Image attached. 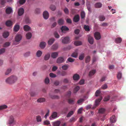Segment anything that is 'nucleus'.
<instances>
[{
	"label": "nucleus",
	"instance_id": "nucleus-2",
	"mask_svg": "<svg viewBox=\"0 0 126 126\" xmlns=\"http://www.w3.org/2000/svg\"><path fill=\"white\" fill-rule=\"evenodd\" d=\"M70 39L68 37H64L62 40V42L64 44H68L69 42Z\"/></svg>",
	"mask_w": 126,
	"mask_h": 126
},
{
	"label": "nucleus",
	"instance_id": "nucleus-60",
	"mask_svg": "<svg viewBox=\"0 0 126 126\" xmlns=\"http://www.w3.org/2000/svg\"><path fill=\"white\" fill-rule=\"evenodd\" d=\"M49 76L51 78H55L56 77V75L53 73H50Z\"/></svg>",
	"mask_w": 126,
	"mask_h": 126
},
{
	"label": "nucleus",
	"instance_id": "nucleus-13",
	"mask_svg": "<svg viewBox=\"0 0 126 126\" xmlns=\"http://www.w3.org/2000/svg\"><path fill=\"white\" fill-rule=\"evenodd\" d=\"M24 12V10L23 8H20L19 9L18 12V14L19 16H21L23 15Z\"/></svg>",
	"mask_w": 126,
	"mask_h": 126
},
{
	"label": "nucleus",
	"instance_id": "nucleus-61",
	"mask_svg": "<svg viewBox=\"0 0 126 126\" xmlns=\"http://www.w3.org/2000/svg\"><path fill=\"white\" fill-rule=\"evenodd\" d=\"M49 80L48 78H46L45 81V82L46 84H47L49 83Z\"/></svg>",
	"mask_w": 126,
	"mask_h": 126
},
{
	"label": "nucleus",
	"instance_id": "nucleus-58",
	"mask_svg": "<svg viewBox=\"0 0 126 126\" xmlns=\"http://www.w3.org/2000/svg\"><path fill=\"white\" fill-rule=\"evenodd\" d=\"M36 119L38 122H41V117L39 115H38L37 116Z\"/></svg>",
	"mask_w": 126,
	"mask_h": 126
},
{
	"label": "nucleus",
	"instance_id": "nucleus-19",
	"mask_svg": "<svg viewBox=\"0 0 126 126\" xmlns=\"http://www.w3.org/2000/svg\"><path fill=\"white\" fill-rule=\"evenodd\" d=\"M12 9L10 7L7 8L6 10V12L8 14H10L12 12Z\"/></svg>",
	"mask_w": 126,
	"mask_h": 126
},
{
	"label": "nucleus",
	"instance_id": "nucleus-8",
	"mask_svg": "<svg viewBox=\"0 0 126 126\" xmlns=\"http://www.w3.org/2000/svg\"><path fill=\"white\" fill-rule=\"evenodd\" d=\"M44 18L46 19H47L49 17V14L48 12L45 11L44 12L43 14Z\"/></svg>",
	"mask_w": 126,
	"mask_h": 126
},
{
	"label": "nucleus",
	"instance_id": "nucleus-14",
	"mask_svg": "<svg viewBox=\"0 0 126 126\" xmlns=\"http://www.w3.org/2000/svg\"><path fill=\"white\" fill-rule=\"evenodd\" d=\"M78 50H76L71 55V56L72 57L76 58L78 56Z\"/></svg>",
	"mask_w": 126,
	"mask_h": 126
},
{
	"label": "nucleus",
	"instance_id": "nucleus-1",
	"mask_svg": "<svg viewBox=\"0 0 126 126\" xmlns=\"http://www.w3.org/2000/svg\"><path fill=\"white\" fill-rule=\"evenodd\" d=\"M17 80V77L15 76H11L5 80L6 82L10 84H12L16 82Z\"/></svg>",
	"mask_w": 126,
	"mask_h": 126
},
{
	"label": "nucleus",
	"instance_id": "nucleus-41",
	"mask_svg": "<svg viewBox=\"0 0 126 126\" xmlns=\"http://www.w3.org/2000/svg\"><path fill=\"white\" fill-rule=\"evenodd\" d=\"M99 19L100 21H103L105 19V17L103 15L100 16L99 17Z\"/></svg>",
	"mask_w": 126,
	"mask_h": 126
},
{
	"label": "nucleus",
	"instance_id": "nucleus-22",
	"mask_svg": "<svg viewBox=\"0 0 126 126\" xmlns=\"http://www.w3.org/2000/svg\"><path fill=\"white\" fill-rule=\"evenodd\" d=\"M122 41V39L121 37H117L115 39V42L116 43H120Z\"/></svg>",
	"mask_w": 126,
	"mask_h": 126
},
{
	"label": "nucleus",
	"instance_id": "nucleus-31",
	"mask_svg": "<svg viewBox=\"0 0 126 126\" xmlns=\"http://www.w3.org/2000/svg\"><path fill=\"white\" fill-rule=\"evenodd\" d=\"M32 36V34L31 32H29L26 34V38L28 39H30L31 38Z\"/></svg>",
	"mask_w": 126,
	"mask_h": 126
},
{
	"label": "nucleus",
	"instance_id": "nucleus-20",
	"mask_svg": "<svg viewBox=\"0 0 126 126\" xmlns=\"http://www.w3.org/2000/svg\"><path fill=\"white\" fill-rule=\"evenodd\" d=\"M55 41V39L54 38H51L49 39L48 41V45H51Z\"/></svg>",
	"mask_w": 126,
	"mask_h": 126
},
{
	"label": "nucleus",
	"instance_id": "nucleus-23",
	"mask_svg": "<svg viewBox=\"0 0 126 126\" xmlns=\"http://www.w3.org/2000/svg\"><path fill=\"white\" fill-rule=\"evenodd\" d=\"M46 45V43L44 42H43L40 43V47L42 48H44L45 47Z\"/></svg>",
	"mask_w": 126,
	"mask_h": 126
},
{
	"label": "nucleus",
	"instance_id": "nucleus-38",
	"mask_svg": "<svg viewBox=\"0 0 126 126\" xmlns=\"http://www.w3.org/2000/svg\"><path fill=\"white\" fill-rule=\"evenodd\" d=\"M68 110V108L67 107L65 108H63L61 111V113L63 114L66 113Z\"/></svg>",
	"mask_w": 126,
	"mask_h": 126
},
{
	"label": "nucleus",
	"instance_id": "nucleus-9",
	"mask_svg": "<svg viewBox=\"0 0 126 126\" xmlns=\"http://www.w3.org/2000/svg\"><path fill=\"white\" fill-rule=\"evenodd\" d=\"M95 38L96 40H99L101 38V35L100 33L98 32H96L94 34Z\"/></svg>",
	"mask_w": 126,
	"mask_h": 126
},
{
	"label": "nucleus",
	"instance_id": "nucleus-12",
	"mask_svg": "<svg viewBox=\"0 0 126 126\" xmlns=\"http://www.w3.org/2000/svg\"><path fill=\"white\" fill-rule=\"evenodd\" d=\"M57 117V113L56 112H53L51 116L49 117V118L50 120L51 119V118L55 119Z\"/></svg>",
	"mask_w": 126,
	"mask_h": 126
},
{
	"label": "nucleus",
	"instance_id": "nucleus-16",
	"mask_svg": "<svg viewBox=\"0 0 126 126\" xmlns=\"http://www.w3.org/2000/svg\"><path fill=\"white\" fill-rule=\"evenodd\" d=\"M57 22L59 25H62L63 24L64 20L62 18H60L58 20Z\"/></svg>",
	"mask_w": 126,
	"mask_h": 126
},
{
	"label": "nucleus",
	"instance_id": "nucleus-45",
	"mask_svg": "<svg viewBox=\"0 0 126 126\" xmlns=\"http://www.w3.org/2000/svg\"><path fill=\"white\" fill-rule=\"evenodd\" d=\"M80 15L81 18L82 19L84 18L85 16V13L84 12V11L81 12V13Z\"/></svg>",
	"mask_w": 126,
	"mask_h": 126
},
{
	"label": "nucleus",
	"instance_id": "nucleus-55",
	"mask_svg": "<svg viewBox=\"0 0 126 126\" xmlns=\"http://www.w3.org/2000/svg\"><path fill=\"white\" fill-rule=\"evenodd\" d=\"M76 120L77 119H76L75 118L73 117L70 119L69 121V122H75Z\"/></svg>",
	"mask_w": 126,
	"mask_h": 126
},
{
	"label": "nucleus",
	"instance_id": "nucleus-46",
	"mask_svg": "<svg viewBox=\"0 0 126 126\" xmlns=\"http://www.w3.org/2000/svg\"><path fill=\"white\" fill-rule=\"evenodd\" d=\"M105 111V109L103 108H100L98 110L99 112L100 113H103Z\"/></svg>",
	"mask_w": 126,
	"mask_h": 126
},
{
	"label": "nucleus",
	"instance_id": "nucleus-6",
	"mask_svg": "<svg viewBox=\"0 0 126 126\" xmlns=\"http://www.w3.org/2000/svg\"><path fill=\"white\" fill-rule=\"evenodd\" d=\"M75 99L74 98H69L68 99V103L71 105H73L74 104V101Z\"/></svg>",
	"mask_w": 126,
	"mask_h": 126
},
{
	"label": "nucleus",
	"instance_id": "nucleus-29",
	"mask_svg": "<svg viewBox=\"0 0 126 126\" xmlns=\"http://www.w3.org/2000/svg\"><path fill=\"white\" fill-rule=\"evenodd\" d=\"M50 54L48 53L46 54L44 57V59L45 61L48 60L50 57Z\"/></svg>",
	"mask_w": 126,
	"mask_h": 126
},
{
	"label": "nucleus",
	"instance_id": "nucleus-27",
	"mask_svg": "<svg viewBox=\"0 0 126 126\" xmlns=\"http://www.w3.org/2000/svg\"><path fill=\"white\" fill-rule=\"evenodd\" d=\"M9 35V33L8 32H5L2 34V36L4 38H6Z\"/></svg>",
	"mask_w": 126,
	"mask_h": 126
},
{
	"label": "nucleus",
	"instance_id": "nucleus-28",
	"mask_svg": "<svg viewBox=\"0 0 126 126\" xmlns=\"http://www.w3.org/2000/svg\"><path fill=\"white\" fill-rule=\"evenodd\" d=\"M95 6L96 8H100L102 6V4L100 2H97L95 4Z\"/></svg>",
	"mask_w": 126,
	"mask_h": 126
},
{
	"label": "nucleus",
	"instance_id": "nucleus-50",
	"mask_svg": "<svg viewBox=\"0 0 126 126\" xmlns=\"http://www.w3.org/2000/svg\"><path fill=\"white\" fill-rule=\"evenodd\" d=\"M74 113V112L73 111H70L67 114V117H69L71 116Z\"/></svg>",
	"mask_w": 126,
	"mask_h": 126
},
{
	"label": "nucleus",
	"instance_id": "nucleus-47",
	"mask_svg": "<svg viewBox=\"0 0 126 126\" xmlns=\"http://www.w3.org/2000/svg\"><path fill=\"white\" fill-rule=\"evenodd\" d=\"M84 29L85 30L87 31H90V28L89 26H87L85 25L84 26Z\"/></svg>",
	"mask_w": 126,
	"mask_h": 126
},
{
	"label": "nucleus",
	"instance_id": "nucleus-26",
	"mask_svg": "<svg viewBox=\"0 0 126 126\" xmlns=\"http://www.w3.org/2000/svg\"><path fill=\"white\" fill-rule=\"evenodd\" d=\"M14 119L13 116L11 115L10 117V119L9 121V124H12L14 121Z\"/></svg>",
	"mask_w": 126,
	"mask_h": 126
},
{
	"label": "nucleus",
	"instance_id": "nucleus-18",
	"mask_svg": "<svg viewBox=\"0 0 126 126\" xmlns=\"http://www.w3.org/2000/svg\"><path fill=\"white\" fill-rule=\"evenodd\" d=\"M61 123V122L59 121H57L53 123V125L54 126H59Z\"/></svg>",
	"mask_w": 126,
	"mask_h": 126
},
{
	"label": "nucleus",
	"instance_id": "nucleus-21",
	"mask_svg": "<svg viewBox=\"0 0 126 126\" xmlns=\"http://www.w3.org/2000/svg\"><path fill=\"white\" fill-rule=\"evenodd\" d=\"M110 121L112 123H114L116 121V118L114 115H113L110 118Z\"/></svg>",
	"mask_w": 126,
	"mask_h": 126
},
{
	"label": "nucleus",
	"instance_id": "nucleus-34",
	"mask_svg": "<svg viewBox=\"0 0 126 126\" xmlns=\"http://www.w3.org/2000/svg\"><path fill=\"white\" fill-rule=\"evenodd\" d=\"M24 29L25 31H29L31 29V28L27 25H25L24 27Z\"/></svg>",
	"mask_w": 126,
	"mask_h": 126
},
{
	"label": "nucleus",
	"instance_id": "nucleus-56",
	"mask_svg": "<svg viewBox=\"0 0 126 126\" xmlns=\"http://www.w3.org/2000/svg\"><path fill=\"white\" fill-rule=\"evenodd\" d=\"M59 83L60 82L58 80H56L54 82V84L56 86L59 85Z\"/></svg>",
	"mask_w": 126,
	"mask_h": 126
},
{
	"label": "nucleus",
	"instance_id": "nucleus-44",
	"mask_svg": "<svg viewBox=\"0 0 126 126\" xmlns=\"http://www.w3.org/2000/svg\"><path fill=\"white\" fill-rule=\"evenodd\" d=\"M11 71V69L9 68L7 69L5 72V75H7L9 74Z\"/></svg>",
	"mask_w": 126,
	"mask_h": 126
},
{
	"label": "nucleus",
	"instance_id": "nucleus-11",
	"mask_svg": "<svg viewBox=\"0 0 126 126\" xmlns=\"http://www.w3.org/2000/svg\"><path fill=\"white\" fill-rule=\"evenodd\" d=\"M79 20V16L78 15L75 16L73 19V21L75 22H77Z\"/></svg>",
	"mask_w": 126,
	"mask_h": 126
},
{
	"label": "nucleus",
	"instance_id": "nucleus-57",
	"mask_svg": "<svg viewBox=\"0 0 126 126\" xmlns=\"http://www.w3.org/2000/svg\"><path fill=\"white\" fill-rule=\"evenodd\" d=\"M54 35L55 37L56 38H59V35L56 32H55L54 33Z\"/></svg>",
	"mask_w": 126,
	"mask_h": 126
},
{
	"label": "nucleus",
	"instance_id": "nucleus-32",
	"mask_svg": "<svg viewBox=\"0 0 126 126\" xmlns=\"http://www.w3.org/2000/svg\"><path fill=\"white\" fill-rule=\"evenodd\" d=\"M42 52L40 50H39L37 51L36 53V56L37 57H40L42 55Z\"/></svg>",
	"mask_w": 126,
	"mask_h": 126
},
{
	"label": "nucleus",
	"instance_id": "nucleus-15",
	"mask_svg": "<svg viewBox=\"0 0 126 126\" xmlns=\"http://www.w3.org/2000/svg\"><path fill=\"white\" fill-rule=\"evenodd\" d=\"M58 55V53L57 52H52L51 54V57L53 58H56Z\"/></svg>",
	"mask_w": 126,
	"mask_h": 126
},
{
	"label": "nucleus",
	"instance_id": "nucleus-35",
	"mask_svg": "<svg viewBox=\"0 0 126 126\" xmlns=\"http://www.w3.org/2000/svg\"><path fill=\"white\" fill-rule=\"evenodd\" d=\"M45 99L43 98H41L38 99L37 100L38 102L41 103L45 101Z\"/></svg>",
	"mask_w": 126,
	"mask_h": 126
},
{
	"label": "nucleus",
	"instance_id": "nucleus-59",
	"mask_svg": "<svg viewBox=\"0 0 126 126\" xmlns=\"http://www.w3.org/2000/svg\"><path fill=\"white\" fill-rule=\"evenodd\" d=\"M100 91L99 90H97L95 93V96H98L100 94Z\"/></svg>",
	"mask_w": 126,
	"mask_h": 126
},
{
	"label": "nucleus",
	"instance_id": "nucleus-62",
	"mask_svg": "<svg viewBox=\"0 0 126 126\" xmlns=\"http://www.w3.org/2000/svg\"><path fill=\"white\" fill-rule=\"evenodd\" d=\"M110 98V96L109 95L105 97L104 99V101H107L109 100Z\"/></svg>",
	"mask_w": 126,
	"mask_h": 126
},
{
	"label": "nucleus",
	"instance_id": "nucleus-25",
	"mask_svg": "<svg viewBox=\"0 0 126 126\" xmlns=\"http://www.w3.org/2000/svg\"><path fill=\"white\" fill-rule=\"evenodd\" d=\"M95 72L96 70H93L90 71L89 74V76L90 77H91L92 76L94 75L95 73Z\"/></svg>",
	"mask_w": 126,
	"mask_h": 126
},
{
	"label": "nucleus",
	"instance_id": "nucleus-52",
	"mask_svg": "<svg viewBox=\"0 0 126 126\" xmlns=\"http://www.w3.org/2000/svg\"><path fill=\"white\" fill-rule=\"evenodd\" d=\"M40 9L38 8H36L35 11V13L36 14H38L40 13Z\"/></svg>",
	"mask_w": 126,
	"mask_h": 126
},
{
	"label": "nucleus",
	"instance_id": "nucleus-36",
	"mask_svg": "<svg viewBox=\"0 0 126 126\" xmlns=\"http://www.w3.org/2000/svg\"><path fill=\"white\" fill-rule=\"evenodd\" d=\"M86 6L87 9L88 11L90 12H91V5L89 3H86Z\"/></svg>",
	"mask_w": 126,
	"mask_h": 126
},
{
	"label": "nucleus",
	"instance_id": "nucleus-51",
	"mask_svg": "<svg viewBox=\"0 0 126 126\" xmlns=\"http://www.w3.org/2000/svg\"><path fill=\"white\" fill-rule=\"evenodd\" d=\"M50 9L52 11H55L56 9V7L55 6L53 5H51L50 7Z\"/></svg>",
	"mask_w": 126,
	"mask_h": 126
},
{
	"label": "nucleus",
	"instance_id": "nucleus-53",
	"mask_svg": "<svg viewBox=\"0 0 126 126\" xmlns=\"http://www.w3.org/2000/svg\"><path fill=\"white\" fill-rule=\"evenodd\" d=\"M64 11L66 14H68L69 13V11L68 9L66 7L63 10Z\"/></svg>",
	"mask_w": 126,
	"mask_h": 126
},
{
	"label": "nucleus",
	"instance_id": "nucleus-24",
	"mask_svg": "<svg viewBox=\"0 0 126 126\" xmlns=\"http://www.w3.org/2000/svg\"><path fill=\"white\" fill-rule=\"evenodd\" d=\"M61 30L62 32L68 31L69 29L67 27L65 26H62L61 28Z\"/></svg>",
	"mask_w": 126,
	"mask_h": 126
},
{
	"label": "nucleus",
	"instance_id": "nucleus-48",
	"mask_svg": "<svg viewBox=\"0 0 126 126\" xmlns=\"http://www.w3.org/2000/svg\"><path fill=\"white\" fill-rule=\"evenodd\" d=\"M90 61V57L89 56H87L86 58L85 62L86 63L89 62Z\"/></svg>",
	"mask_w": 126,
	"mask_h": 126
},
{
	"label": "nucleus",
	"instance_id": "nucleus-17",
	"mask_svg": "<svg viewBox=\"0 0 126 126\" xmlns=\"http://www.w3.org/2000/svg\"><path fill=\"white\" fill-rule=\"evenodd\" d=\"M58 48V45L57 44H54L51 47V49L54 50H56Z\"/></svg>",
	"mask_w": 126,
	"mask_h": 126
},
{
	"label": "nucleus",
	"instance_id": "nucleus-3",
	"mask_svg": "<svg viewBox=\"0 0 126 126\" xmlns=\"http://www.w3.org/2000/svg\"><path fill=\"white\" fill-rule=\"evenodd\" d=\"M22 36L21 35L17 34L16 35L15 39V41L17 42H19L21 39Z\"/></svg>",
	"mask_w": 126,
	"mask_h": 126
},
{
	"label": "nucleus",
	"instance_id": "nucleus-43",
	"mask_svg": "<svg viewBox=\"0 0 126 126\" xmlns=\"http://www.w3.org/2000/svg\"><path fill=\"white\" fill-rule=\"evenodd\" d=\"M84 56H85L84 53H82L79 56V59L80 60H82L84 58Z\"/></svg>",
	"mask_w": 126,
	"mask_h": 126
},
{
	"label": "nucleus",
	"instance_id": "nucleus-64",
	"mask_svg": "<svg viewBox=\"0 0 126 126\" xmlns=\"http://www.w3.org/2000/svg\"><path fill=\"white\" fill-rule=\"evenodd\" d=\"M84 99H80L78 100L77 101V103L78 104H80L81 103L84 102Z\"/></svg>",
	"mask_w": 126,
	"mask_h": 126
},
{
	"label": "nucleus",
	"instance_id": "nucleus-7",
	"mask_svg": "<svg viewBox=\"0 0 126 126\" xmlns=\"http://www.w3.org/2000/svg\"><path fill=\"white\" fill-rule=\"evenodd\" d=\"M73 78L74 80L78 81L80 79L79 76L77 74H75L73 75Z\"/></svg>",
	"mask_w": 126,
	"mask_h": 126
},
{
	"label": "nucleus",
	"instance_id": "nucleus-37",
	"mask_svg": "<svg viewBox=\"0 0 126 126\" xmlns=\"http://www.w3.org/2000/svg\"><path fill=\"white\" fill-rule=\"evenodd\" d=\"M19 29V26L18 25H16L14 28V31L16 32L18 31Z\"/></svg>",
	"mask_w": 126,
	"mask_h": 126
},
{
	"label": "nucleus",
	"instance_id": "nucleus-10",
	"mask_svg": "<svg viewBox=\"0 0 126 126\" xmlns=\"http://www.w3.org/2000/svg\"><path fill=\"white\" fill-rule=\"evenodd\" d=\"M88 41L90 44H93L94 43V39L90 35H88Z\"/></svg>",
	"mask_w": 126,
	"mask_h": 126
},
{
	"label": "nucleus",
	"instance_id": "nucleus-5",
	"mask_svg": "<svg viewBox=\"0 0 126 126\" xmlns=\"http://www.w3.org/2000/svg\"><path fill=\"white\" fill-rule=\"evenodd\" d=\"M64 59L63 57H60L58 58L57 59L56 62L57 63H61L64 62Z\"/></svg>",
	"mask_w": 126,
	"mask_h": 126
},
{
	"label": "nucleus",
	"instance_id": "nucleus-49",
	"mask_svg": "<svg viewBox=\"0 0 126 126\" xmlns=\"http://www.w3.org/2000/svg\"><path fill=\"white\" fill-rule=\"evenodd\" d=\"M7 106L5 105L1 106H0V110H3L7 108Z\"/></svg>",
	"mask_w": 126,
	"mask_h": 126
},
{
	"label": "nucleus",
	"instance_id": "nucleus-39",
	"mask_svg": "<svg viewBox=\"0 0 126 126\" xmlns=\"http://www.w3.org/2000/svg\"><path fill=\"white\" fill-rule=\"evenodd\" d=\"M69 65H68L64 64L63 65L62 67L63 69L64 70H67L68 68Z\"/></svg>",
	"mask_w": 126,
	"mask_h": 126
},
{
	"label": "nucleus",
	"instance_id": "nucleus-4",
	"mask_svg": "<svg viewBox=\"0 0 126 126\" xmlns=\"http://www.w3.org/2000/svg\"><path fill=\"white\" fill-rule=\"evenodd\" d=\"M102 97L100 96L99 98L96 100L95 102V106L93 107L92 108L93 109H94L97 105L99 104V102L101 101L102 99Z\"/></svg>",
	"mask_w": 126,
	"mask_h": 126
},
{
	"label": "nucleus",
	"instance_id": "nucleus-63",
	"mask_svg": "<svg viewBox=\"0 0 126 126\" xmlns=\"http://www.w3.org/2000/svg\"><path fill=\"white\" fill-rule=\"evenodd\" d=\"M10 43L9 42H6L3 45V47H8L10 45Z\"/></svg>",
	"mask_w": 126,
	"mask_h": 126
},
{
	"label": "nucleus",
	"instance_id": "nucleus-42",
	"mask_svg": "<svg viewBox=\"0 0 126 126\" xmlns=\"http://www.w3.org/2000/svg\"><path fill=\"white\" fill-rule=\"evenodd\" d=\"M79 86H77L76 87L74 90V93H76L79 90Z\"/></svg>",
	"mask_w": 126,
	"mask_h": 126
},
{
	"label": "nucleus",
	"instance_id": "nucleus-54",
	"mask_svg": "<svg viewBox=\"0 0 126 126\" xmlns=\"http://www.w3.org/2000/svg\"><path fill=\"white\" fill-rule=\"evenodd\" d=\"M122 73L120 72H119L117 75V78L118 79H120L122 78Z\"/></svg>",
	"mask_w": 126,
	"mask_h": 126
},
{
	"label": "nucleus",
	"instance_id": "nucleus-30",
	"mask_svg": "<svg viewBox=\"0 0 126 126\" xmlns=\"http://www.w3.org/2000/svg\"><path fill=\"white\" fill-rule=\"evenodd\" d=\"M6 24L7 26H10L12 25V23L11 21L9 20L6 22Z\"/></svg>",
	"mask_w": 126,
	"mask_h": 126
},
{
	"label": "nucleus",
	"instance_id": "nucleus-40",
	"mask_svg": "<svg viewBox=\"0 0 126 126\" xmlns=\"http://www.w3.org/2000/svg\"><path fill=\"white\" fill-rule=\"evenodd\" d=\"M75 60V59H72L71 58H69L67 60V61L66 62V63H68V62H67L68 61V62H74Z\"/></svg>",
	"mask_w": 126,
	"mask_h": 126
},
{
	"label": "nucleus",
	"instance_id": "nucleus-33",
	"mask_svg": "<svg viewBox=\"0 0 126 126\" xmlns=\"http://www.w3.org/2000/svg\"><path fill=\"white\" fill-rule=\"evenodd\" d=\"M74 44L75 45L77 46L81 45L82 43L80 41H76L74 42Z\"/></svg>",
	"mask_w": 126,
	"mask_h": 126
}]
</instances>
